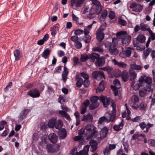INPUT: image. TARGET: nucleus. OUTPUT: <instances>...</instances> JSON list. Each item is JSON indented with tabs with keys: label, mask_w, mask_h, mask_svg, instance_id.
<instances>
[{
	"label": "nucleus",
	"mask_w": 155,
	"mask_h": 155,
	"mask_svg": "<svg viewBox=\"0 0 155 155\" xmlns=\"http://www.w3.org/2000/svg\"><path fill=\"white\" fill-rule=\"evenodd\" d=\"M100 99L101 101L102 102L103 105L104 107H107L108 106H109L110 103H111V106L113 108V113L116 114V105L113 100L111 99L110 97L107 98L106 96L101 95L100 96Z\"/></svg>",
	"instance_id": "1"
},
{
	"label": "nucleus",
	"mask_w": 155,
	"mask_h": 155,
	"mask_svg": "<svg viewBox=\"0 0 155 155\" xmlns=\"http://www.w3.org/2000/svg\"><path fill=\"white\" fill-rule=\"evenodd\" d=\"M126 31H121L118 32L116 36L118 38H122V43L123 44H126L130 42L131 37L127 35Z\"/></svg>",
	"instance_id": "2"
},
{
	"label": "nucleus",
	"mask_w": 155,
	"mask_h": 155,
	"mask_svg": "<svg viewBox=\"0 0 155 155\" xmlns=\"http://www.w3.org/2000/svg\"><path fill=\"white\" fill-rule=\"evenodd\" d=\"M106 115H107L106 117L103 116L99 118L98 121L99 124H101L104 121L109 123L110 121L113 122L114 120L116 117L115 113H112V114H110L107 113L106 114Z\"/></svg>",
	"instance_id": "3"
},
{
	"label": "nucleus",
	"mask_w": 155,
	"mask_h": 155,
	"mask_svg": "<svg viewBox=\"0 0 155 155\" xmlns=\"http://www.w3.org/2000/svg\"><path fill=\"white\" fill-rule=\"evenodd\" d=\"M92 75L94 78L98 80H101L103 78H105L104 73L102 71H94L92 73Z\"/></svg>",
	"instance_id": "4"
},
{
	"label": "nucleus",
	"mask_w": 155,
	"mask_h": 155,
	"mask_svg": "<svg viewBox=\"0 0 155 155\" xmlns=\"http://www.w3.org/2000/svg\"><path fill=\"white\" fill-rule=\"evenodd\" d=\"M40 94L39 91L36 88L32 89L27 92V94L32 98L39 97L40 96Z\"/></svg>",
	"instance_id": "5"
},
{
	"label": "nucleus",
	"mask_w": 155,
	"mask_h": 155,
	"mask_svg": "<svg viewBox=\"0 0 155 155\" xmlns=\"http://www.w3.org/2000/svg\"><path fill=\"white\" fill-rule=\"evenodd\" d=\"M133 49L131 47L127 48L126 50L122 51L120 53V56L122 58H127L130 56L132 51Z\"/></svg>",
	"instance_id": "6"
},
{
	"label": "nucleus",
	"mask_w": 155,
	"mask_h": 155,
	"mask_svg": "<svg viewBox=\"0 0 155 155\" xmlns=\"http://www.w3.org/2000/svg\"><path fill=\"white\" fill-rule=\"evenodd\" d=\"M129 72L130 77V80L131 81V86H133L135 83V79L137 78V74L136 72L133 70H130Z\"/></svg>",
	"instance_id": "7"
},
{
	"label": "nucleus",
	"mask_w": 155,
	"mask_h": 155,
	"mask_svg": "<svg viewBox=\"0 0 155 155\" xmlns=\"http://www.w3.org/2000/svg\"><path fill=\"white\" fill-rule=\"evenodd\" d=\"M84 33L85 35L84 39V41L85 43H88L90 41L91 38V37L88 35L89 31L87 28H85L84 31Z\"/></svg>",
	"instance_id": "8"
},
{
	"label": "nucleus",
	"mask_w": 155,
	"mask_h": 155,
	"mask_svg": "<svg viewBox=\"0 0 155 155\" xmlns=\"http://www.w3.org/2000/svg\"><path fill=\"white\" fill-rule=\"evenodd\" d=\"M124 120L123 119H121V122L118 125L115 124L113 127L114 130L116 131L120 130L122 129V128L124 125Z\"/></svg>",
	"instance_id": "9"
},
{
	"label": "nucleus",
	"mask_w": 155,
	"mask_h": 155,
	"mask_svg": "<svg viewBox=\"0 0 155 155\" xmlns=\"http://www.w3.org/2000/svg\"><path fill=\"white\" fill-rule=\"evenodd\" d=\"M96 38L99 42H101L104 39V34L101 30H98L96 32Z\"/></svg>",
	"instance_id": "10"
},
{
	"label": "nucleus",
	"mask_w": 155,
	"mask_h": 155,
	"mask_svg": "<svg viewBox=\"0 0 155 155\" xmlns=\"http://www.w3.org/2000/svg\"><path fill=\"white\" fill-rule=\"evenodd\" d=\"M29 111V109H24L20 113L18 116V118L20 120H22L25 119Z\"/></svg>",
	"instance_id": "11"
},
{
	"label": "nucleus",
	"mask_w": 155,
	"mask_h": 155,
	"mask_svg": "<svg viewBox=\"0 0 155 155\" xmlns=\"http://www.w3.org/2000/svg\"><path fill=\"white\" fill-rule=\"evenodd\" d=\"M120 76L124 82H126L129 79V74L126 71H124L120 73Z\"/></svg>",
	"instance_id": "12"
},
{
	"label": "nucleus",
	"mask_w": 155,
	"mask_h": 155,
	"mask_svg": "<svg viewBox=\"0 0 155 155\" xmlns=\"http://www.w3.org/2000/svg\"><path fill=\"white\" fill-rule=\"evenodd\" d=\"M48 138L51 142L53 143H56L58 138V136L54 133H51L48 136Z\"/></svg>",
	"instance_id": "13"
},
{
	"label": "nucleus",
	"mask_w": 155,
	"mask_h": 155,
	"mask_svg": "<svg viewBox=\"0 0 155 155\" xmlns=\"http://www.w3.org/2000/svg\"><path fill=\"white\" fill-rule=\"evenodd\" d=\"M145 77V76L143 75L140 77L138 80V81L140 82V83H138L137 84H136L134 86V89H135V90H138L139 89L140 87H141L142 86V84L143 82L144 81V78Z\"/></svg>",
	"instance_id": "14"
},
{
	"label": "nucleus",
	"mask_w": 155,
	"mask_h": 155,
	"mask_svg": "<svg viewBox=\"0 0 155 155\" xmlns=\"http://www.w3.org/2000/svg\"><path fill=\"white\" fill-rule=\"evenodd\" d=\"M58 136L61 139H64L67 136V131L64 128L62 129L58 133Z\"/></svg>",
	"instance_id": "15"
},
{
	"label": "nucleus",
	"mask_w": 155,
	"mask_h": 155,
	"mask_svg": "<svg viewBox=\"0 0 155 155\" xmlns=\"http://www.w3.org/2000/svg\"><path fill=\"white\" fill-rule=\"evenodd\" d=\"M14 55L15 57V60L16 61L20 60L21 57V51L18 49H16L14 51Z\"/></svg>",
	"instance_id": "16"
},
{
	"label": "nucleus",
	"mask_w": 155,
	"mask_h": 155,
	"mask_svg": "<svg viewBox=\"0 0 155 155\" xmlns=\"http://www.w3.org/2000/svg\"><path fill=\"white\" fill-rule=\"evenodd\" d=\"M90 145L92 149V152L94 151L97 150L98 143L96 141L94 140H91L90 141Z\"/></svg>",
	"instance_id": "17"
},
{
	"label": "nucleus",
	"mask_w": 155,
	"mask_h": 155,
	"mask_svg": "<svg viewBox=\"0 0 155 155\" xmlns=\"http://www.w3.org/2000/svg\"><path fill=\"white\" fill-rule=\"evenodd\" d=\"M56 118L53 117L51 118L48 123V126L51 128H54L55 126Z\"/></svg>",
	"instance_id": "18"
},
{
	"label": "nucleus",
	"mask_w": 155,
	"mask_h": 155,
	"mask_svg": "<svg viewBox=\"0 0 155 155\" xmlns=\"http://www.w3.org/2000/svg\"><path fill=\"white\" fill-rule=\"evenodd\" d=\"M54 146L51 144H47L46 147V150L48 153H53L56 151V149L54 148Z\"/></svg>",
	"instance_id": "19"
},
{
	"label": "nucleus",
	"mask_w": 155,
	"mask_h": 155,
	"mask_svg": "<svg viewBox=\"0 0 155 155\" xmlns=\"http://www.w3.org/2000/svg\"><path fill=\"white\" fill-rule=\"evenodd\" d=\"M108 131V129L106 127H104L101 130L100 132V134L101 136L104 138L105 137L107 134Z\"/></svg>",
	"instance_id": "20"
},
{
	"label": "nucleus",
	"mask_w": 155,
	"mask_h": 155,
	"mask_svg": "<svg viewBox=\"0 0 155 155\" xmlns=\"http://www.w3.org/2000/svg\"><path fill=\"white\" fill-rule=\"evenodd\" d=\"M112 61L115 65H117L119 67L122 68H125L126 67V64L121 62H118L115 59H113L112 60Z\"/></svg>",
	"instance_id": "21"
},
{
	"label": "nucleus",
	"mask_w": 155,
	"mask_h": 155,
	"mask_svg": "<svg viewBox=\"0 0 155 155\" xmlns=\"http://www.w3.org/2000/svg\"><path fill=\"white\" fill-rule=\"evenodd\" d=\"M93 119V117L92 115L90 114H88L87 115H84L83 117L81 118V120L83 121L85 120H92Z\"/></svg>",
	"instance_id": "22"
},
{
	"label": "nucleus",
	"mask_w": 155,
	"mask_h": 155,
	"mask_svg": "<svg viewBox=\"0 0 155 155\" xmlns=\"http://www.w3.org/2000/svg\"><path fill=\"white\" fill-rule=\"evenodd\" d=\"M50 54V51L47 48L44 51L42 54H41V56L45 59H46L48 58Z\"/></svg>",
	"instance_id": "23"
},
{
	"label": "nucleus",
	"mask_w": 155,
	"mask_h": 155,
	"mask_svg": "<svg viewBox=\"0 0 155 155\" xmlns=\"http://www.w3.org/2000/svg\"><path fill=\"white\" fill-rule=\"evenodd\" d=\"M89 58L91 59L92 61H94L95 59L97 60L100 57L99 54L96 53H93L91 54H89Z\"/></svg>",
	"instance_id": "24"
},
{
	"label": "nucleus",
	"mask_w": 155,
	"mask_h": 155,
	"mask_svg": "<svg viewBox=\"0 0 155 155\" xmlns=\"http://www.w3.org/2000/svg\"><path fill=\"white\" fill-rule=\"evenodd\" d=\"M107 13L108 12L107 10H105L103 12L100 18V20L101 21H105L107 15Z\"/></svg>",
	"instance_id": "25"
},
{
	"label": "nucleus",
	"mask_w": 155,
	"mask_h": 155,
	"mask_svg": "<svg viewBox=\"0 0 155 155\" xmlns=\"http://www.w3.org/2000/svg\"><path fill=\"white\" fill-rule=\"evenodd\" d=\"M151 51L152 49L150 48H147L146 50L143 51V55L145 59L147 58Z\"/></svg>",
	"instance_id": "26"
},
{
	"label": "nucleus",
	"mask_w": 155,
	"mask_h": 155,
	"mask_svg": "<svg viewBox=\"0 0 155 155\" xmlns=\"http://www.w3.org/2000/svg\"><path fill=\"white\" fill-rule=\"evenodd\" d=\"M109 51L111 54L116 55L118 52V50L116 47H112L109 49Z\"/></svg>",
	"instance_id": "27"
},
{
	"label": "nucleus",
	"mask_w": 155,
	"mask_h": 155,
	"mask_svg": "<svg viewBox=\"0 0 155 155\" xmlns=\"http://www.w3.org/2000/svg\"><path fill=\"white\" fill-rule=\"evenodd\" d=\"M63 124V122L60 119L56 120V123H55V126L54 127L56 129H59L60 128H61L62 127Z\"/></svg>",
	"instance_id": "28"
},
{
	"label": "nucleus",
	"mask_w": 155,
	"mask_h": 155,
	"mask_svg": "<svg viewBox=\"0 0 155 155\" xmlns=\"http://www.w3.org/2000/svg\"><path fill=\"white\" fill-rule=\"evenodd\" d=\"M145 39V37L143 35H139L138 36L137 38V41L140 43L144 42Z\"/></svg>",
	"instance_id": "29"
},
{
	"label": "nucleus",
	"mask_w": 155,
	"mask_h": 155,
	"mask_svg": "<svg viewBox=\"0 0 155 155\" xmlns=\"http://www.w3.org/2000/svg\"><path fill=\"white\" fill-rule=\"evenodd\" d=\"M95 63L98 66H102L104 63V59L99 58L95 62Z\"/></svg>",
	"instance_id": "30"
},
{
	"label": "nucleus",
	"mask_w": 155,
	"mask_h": 155,
	"mask_svg": "<svg viewBox=\"0 0 155 155\" xmlns=\"http://www.w3.org/2000/svg\"><path fill=\"white\" fill-rule=\"evenodd\" d=\"M99 105L98 103H91L89 106L90 110H93L97 108Z\"/></svg>",
	"instance_id": "31"
},
{
	"label": "nucleus",
	"mask_w": 155,
	"mask_h": 155,
	"mask_svg": "<svg viewBox=\"0 0 155 155\" xmlns=\"http://www.w3.org/2000/svg\"><path fill=\"white\" fill-rule=\"evenodd\" d=\"M100 99V97H99L98 96H94L91 97L90 98V101L91 103H97V101Z\"/></svg>",
	"instance_id": "32"
},
{
	"label": "nucleus",
	"mask_w": 155,
	"mask_h": 155,
	"mask_svg": "<svg viewBox=\"0 0 155 155\" xmlns=\"http://www.w3.org/2000/svg\"><path fill=\"white\" fill-rule=\"evenodd\" d=\"M85 0H77L76 4L75 5V7H80L82 6Z\"/></svg>",
	"instance_id": "33"
},
{
	"label": "nucleus",
	"mask_w": 155,
	"mask_h": 155,
	"mask_svg": "<svg viewBox=\"0 0 155 155\" xmlns=\"http://www.w3.org/2000/svg\"><path fill=\"white\" fill-rule=\"evenodd\" d=\"M83 79L81 78H79L77 81L76 85L78 87H80L83 84Z\"/></svg>",
	"instance_id": "34"
},
{
	"label": "nucleus",
	"mask_w": 155,
	"mask_h": 155,
	"mask_svg": "<svg viewBox=\"0 0 155 155\" xmlns=\"http://www.w3.org/2000/svg\"><path fill=\"white\" fill-rule=\"evenodd\" d=\"M135 7V8L134 9V12H140L143 9L142 6L140 4H137Z\"/></svg>",
	"instance_id": "35"
},
{
	"label": "nucleus",
	"mask_w": 155,
	"mask_h": 155,
	"mask_svg": "<svg viewBox=\"0 0 155 155\" xmlns=\"http://www.w3.org/2000/svg\"><path fill=\"white\" fill-rule=\"evenodd\" d=\"M103 81H101L99 83V86L98 87V90L100 92L103 91L104 89Z\"/></svg>",
	"instance_id": "36"
},
{
	"label": "nucleus",
	"mask_w": 155,
	"mask_h": 155,
	"mask_svg": "<svg viewBox=\"0 0 155 155\" xmlns=\"http://www.w3.org/2000/svg\"><path fill=\"white\" fill-rule=\"evenodd\" d=\"M94 6H95V8L96 10V14L97 15L99 14L102 10V6L101 5H99Z\"/></svg>",
	"instance_id": "37"
},
{
	"label": "nucleus",
	"mask_w": 155,
	"mask_h": 155,
	"mask_svg": "<svg viewBox=\"0 0 155 155\" xmlns=\"http://www.w3.org/2000/svg\"><path fill=\"white\" fill-rule=\"evenodd\" d=\"M139 109L141 111H146V105H145L144 103L141 102L140 104Z\"/></svg>",
	"instance_id": "38"
},
{
	"label": "nucleus",
	"mask_w": 155,
	"mask_h": 155,
	"mask_svg": "<svg viewBox=\"0 0 155 155\" xmlns=\"http://www.w3.org/2000/svg\"><path fill=\"white\" fill-rule=\"evenodd\" d=\"M92 50L94 51H96L99 53H102L104 51L103 48L100 46L94 47L93 48Z\"/></svg>",
	"instance_id": "39"
},
{
	"label": "nucleus",
	"mask_w": 155,
	"mask_h": 155,
	"mask_svg": "<svg viewBox=\"0 0 155 155\" xmlns=\"http://www.w3.org/2000/svg\"><path fill=\"white\" fill-rule=\"evenodd\" d=\"M90 58L89 54L88 55H82L81 56V60L82 62L85 61L87 59Z\"/></svg>",
	"instance_id": "40"
},
{
	"label": "nucleus",
	"mask_w": 155,
	"mask_h": 155,
	"mask_svg": "<svg viewBox=\"0 0 155 155\" xmlns=\"http://www.w3.org/2000/svg\"><path fill=\"white\" fill-rule=\"evenodd\" d=\"M84 33V31L80 28H78L74 31V34L75 35H80Z\"/></svg>",
	"instance_id": "41"
},
{
	"label": "nucleus",
	"mask_w": 155,
	"mask_h": 155,
	"mask_svg": "<svg viewBox=\"0 0 155 155\" xmlns=\"http://www.w3.org/2000/svg\"><path fill=\"white\" fill-rule=\"evenodd\" d=\"M130 67L132 69L136 70H140L141 68V67L140 65L135 64H131L130 65Z\"/></svg>",
	"instance_id": "42"
},
{
	"label": "nucleus",
	"mask_w": 155,
	"mask_h": 155,
	"mask_svg": "<svg viewBox=\"0 0 155 155\" xmlns=\"http://www.w3.org/2000/svg\"><path fill=\"white\" fill-rule=\"evenodd\" d=\"M7 122L4 120H2L0 121V131L3 130L4 128V126L6 125Z\"/></svg>",
	"instance_id": "43"
},
{
	"label": "nucleus",
	"mask_w": 155,
	"mask_h": 155,
	"mask_svg": "<svg viewBox=\"0 0 155 155\" xmlns=\"http://www.w3.org/2000/svg\"><path fill=\"white\" fill-rule=\"evenodd\" d=\"M144 90L145 91H153V90L151 87V85L150 84H148L147 85L144 87Z\"/></svg>",
	"instance_id": "44"
},
{
	"label": "nucleus",
	"mask_w": 155,
	"mask_h": 155,
	"mask_svg": "<svg viewBox=\"0 0 155 155\" xmlns=\"http://www.w3.org/2000/svg\"><path fill=\"white\" fill-rule=\"evenodd\" d=\"M118 23L120 25L122 26H125L127 24L126 21L121 18L119 19Z\"/></svg>",
	"instance_id": "45"
},
{
	"label": "nucleus",
	"mask_w": 155,
	"mask_h": 155,
	"mask_svg": "<svg viewBox=\"0 0 155 155\" xmlns=\"http://www.w3.org/2000/svg\"><path fill=\"white\" fill-rule=\"evenodd\" d=\"M50 31H51V35L54 37L56 35L57 31H58L54 28H53L52 27L50 28Z\"/></svg>",
	"instance_id": "46"
},
{
	"label": "nucleus",
	"mask_w": 155,
	"mask_h": 155,
	"mask_svg": "<svg viewBox=\"0 0 155 155\" xmlns=\"http://www.w3.org/2000/svg\"><path fill=\"white\" fill-rule=\"evenodd\" d=\"M115 13L114 12L112 11L109 12V17L110 19H113L115 18Z\"/></svg>",
	"instance_id": "47"
},
{
	"label": "nucleus",
	"mask_w": 155,
	"mask_h": 155,
	"mask_svg": "<svg viewBox=\"0 0 155 155\" xmlns=\"http://www.w3.org/2000/svg\"><path fill=\"white\" fill-rule=\"evenodd\" d=\"M74 46L77 49H80L82 47V45L80 41H78L75 43Z\"/></svg>",
	"instance_id": "48"
},
{
	"label": "nucleus",
	"mask_w": 155,
	"mask_h": 155,
	"mask_svg": "<svg viewBox=\"0 0 155 155\" xmlns=\"http://www.w3.org/2000/svg\"><path fill=\"white\" fill-rule=\"evenodd\" d=\"M112 43L111 42L107 41L105 43V46L106 48H109L112 47Z\"/></svg>",
	"instance_id": "49"
},
{
	"label": "nucleus",
	"mask_w": 155,
	"mask_h": 155,
	"mask_svg": "<svg viewBox=\"0 0 155 155\" xmlns=\"http://www.w3.org/2000/svg\"><path fill=\"white\" fill-rule=\"evenodd\" d=\"M148 143L152 147H155V140L150 139L148 141Z\"/></svg>",
	"instance_id": "50"
},
{
	"label": "nucleus",
	"mask_w": 155,
	"mask_h": 155,
	"mask_svg": "<svg viewBox=\"0 0 155 155\" xmlns=\"http://www.w3.org/2000/svg\"><path fill=\"white\" fill-rule=\"evenodd\" d=\"M58 101L61 104H64L65 102V99L63 97L60 95L58 99Z\"/></svg>",
	"instance_id": "51"
},
{
	"label": "nucleus",
	"mask_w": 155,
	"mask_h": 155,
	"mask_svg": "<svg viewBox=\"0 0 155 155\" xmlns=\"http://www.w3.org/2000/svg\"><path fill=\"white\" fill-rule=\"evenodd\" d=\"M79 39L78 36H73L71 37V40L74 42H76L78 41Z\"/></svg>",
	"instance_id": "52"
},
{
	"label": "nucleus",
	"mask_w": 155,
	"mask_h": 155,
	"mask_svg": "<svg viewBox=\"0 0 155 155\" xmlns=\"http://www.w3.org/2000/svg\"><path fill=\"white\" fill-rule=\"evenodd\" d=\"M152 79L149 77H147L145 79L144 81L148 84H151L152 83Z\"/></svg>",
	"instance_id": "53"
},
{
	"label": "nucleus",
	"mask_w": 155,
	"mask_h": 155,
	"mask_svg": "<svg viewBox=\"0 0 155 155\" xmlns=\"http://www.w3.org/2000/svg\"><path fill=\"white\" fill-rule=\"evenodd\" d=\"M123 144L124 150L126 153H128V148L129 147V145L126 142L124 143Z\"/></svg>",
	"instance_id": "54"
},
{
	"label": "nucleus",
	"mask_w": 155,
	"mask_h": 155,
	"mask_svg": "<svg viewBox=\"0 0 155 155\" xmlns=\"http://www.w3.org/2000/svg\"><path fill=\"white\" fill-rule=\"evenodd\" d=\"M96 15L95 14H92L89 13V14L87 15V17L89 19H91L95 17Z\"/></svg>",
	"instance_id": "55"
},
{
	"label": "nucleus",
	"mask_w": 155,
	"mask_h": 155,
	"mask_svg": "<svg viewBox=\"0 0 155 155\" xmlns=\"http://www.w3.org/2000/svg\"><path fill=\"white\" fill-rule=\"evenodd\" d=\"M146 91L142 90H140L139 91V95L142 97H144L146 95Z\"/></svg>",
	"instance_id": "56"
},
{
	"label": "nucleus",
	"mask_w": 155,
	"mask_h": 155,
	"mask_svg": "<svg viewBox=\"0 0 155 155\" xmlns=\"http://www.w3.org/2000/svg\"><path fill=\"white\" fill-rule=\"evenodd\" d=\"M68 68L64 66V71L62 72V74L68 75Z\"/></svg>",
	"instance_id": "57"
},
{
	"label": "nucleus",
	"mask_w": 155,
	"mask_h": 155,
	"mask_svg": "<svg viewBox=\"0 0 155 155\" xmlns=\"http://www.w3.org/2000/svg\"><path fill=\"white\" fill-rule=\"evenodd\" d=\"M90 84L89 81L88 79L85 80L83 81V84L85 87H87Z\"/></svg>",
	"instance_id": "58"
},
{
	"label": "nucleus",
	"mask_w": 155,
	"mask_h": 155,
	"mask_svg": "<svg viewBox=\"0 0 155 155\" xmlns=\"http://www.w3.org/2000/svg\"><path fill=\"white\" fill-rule=\"evenodd\" d=\"M147 24L141 23L140 24V29L142 31H145V29L147 26Z\"/></svg>",
	"instance_id": "59"
},
{
	"label": "nucleus",
	"mask_w": 155,
	"mask_h": 155,
	"mask_svg": "<svg viewBox=\"0 0 155 155\" xmlns=\"http://www.w3.org/2000/svg\"><path fill=\"white\" fill-rule=\"evenodd\" d=\"M146 125L145 122H143L140 123L139 126L142 130H143L146 127Z\"/></svg>",
	"instance_id": "60"
},
{
	"label": "nucleus",
	"mask_w": 155,
	"mask_h": 155,
	"mask_svg": "<svg viewBox=\"0 0 155 155\" xmlns=\"http://www.w3.org/2000/svg\"><path fill=\"white\" fill-rule=\"evenodd\" d=\"M81 76L85 79V80L89 79V77L88 75L84 72L81 73Z\"/></svg>",
	"instance_id": "61"
},
{
	"label": "nucleus",
	"mask_w": 155,
	"mask_h": 155,
	"mask_svg": "<svg viewBox=\"0 0 155 155\" xmlns=\"http://www.w3.org/2000/svg\"><path fill=\"white\" fill-rule=\"evenodd\" d=\"M87 107L82 106L81 107V113L82 114H84L86 111Z\"/></svg>",
	"instance_id": "62"
},
{
	"label": "nucleus",
	"mask_w": 155,
	"mask_h": 155,
	"mask_svg": "<svg viewBox=\"0 0 155 155\" xmlns=\"http://www.w3.org/2000/svg\"><path fill=\"white\" fill-rule=\"evenodd\" d=\"M72 17L73 20L74 21H75L76 23L78 22V21L79 18L78 17H77L73 13L72 14Z\"/></svg>",
	"instance_id": "63"
},
{
	"label": "nucleus",
	"mask_w": 155,
	"mask_h": 155,
	"mask_svg": "<svg viewBox=\"0 0 155 155\" xmlns=\"http://www.w3.org/2000/svg\"><path fill=\"white\" fill-rule=\"evenodd\" d=\"M58 113L62 117H64L66 115L67 112L63 110H61L58 111Z\"/></svg>",
	"instance_id": "64"
}]
</instances>
